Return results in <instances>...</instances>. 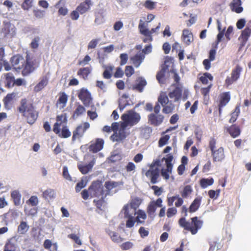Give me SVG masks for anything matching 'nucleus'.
<instances>
[{
    "label": "nucleus",
    "mask_w": 251,
    "mask_h": 251,
    "mask_svg": "<svg viewBox=\"0 0 251 251\" xmlns=\"http://www.w3.org/2000/svg\"><path fill=\"white\" fill-rule=\"evenodd\" d=\"M20 113L25 117L27 122L32 125L35 123L38 116V112L35 110L33 105L25 99H23L21 101V105L18 108Z\"/></svg>",
    "instance_id": "nucleus-1"
},
{
    "label": "nucleus",
    "mask_w": 251,
    "mask_h": 251,
    "mask_svg": "<svg viewBox=\"0 0 251 251\" xmlns=\"http://www.w3.org/2000/svg\"><path fill=\"white\" fill-rule=\"evenodd\" d=\"M191 220V222L186 221L185 218L183 217L179 220L178 223L181 227H183L185 230L190 231L192 234L195 235L201 227L203 222L202 221L199 220L197 217L192 218Z\"/></svg>",
    "instance_id": "nucleus-2"
},
{
    "label": "nucleus",
    "mask_w": 251,
    "mask_h": 251,
    "mask_svg": "<svg viewBox=\"0 0 251 251\" xmlns=\"http://www.w3.org/2000/svg\"><path fill=\"white\" fill-rule=\"evenodd\" d=\"M121 118L124 121L122 124L126 126H132L136 125L140 121L141 117L139 114L132 110H130L124 114Z\"/></svg>",
    "instance_id": "nucleus-3"
},
{
    "label": "nucleus",
    "mask_w": 251,
    "mask_h": 251,
    "mask_svg": "<svg viewBox=\"0 0 251 251\" xmlns=\"http://www.w3.org/2000/svg\"><path fill=\"white\" fill-rule=\"evenodd\" d=\"M160 165V161L155 160L151 164L149 170L146 173V176L151 179V183L152 184L157 183V180L160 175V170L157 167Z\"/></svg>",
    "instance_id": "nucleus-4"
},
{
    "label": "nucleus",
    "mask_w": 251,
    "mask_h": 251,
    "mask_svg": "<svg viewBox=\"0 0 251 251\" xmlns=\"http://www.w3.org/2000/svg\"><path fill=\"white\" fill-rule=\"evenodd\" d=\"M106 197L104 188L99 181L94 182L90 186V198L104 199Z\"/></svg>",
    "instance_id": "nucleus-5"
},
{
    "label": "nucleus",
    "mask_w": 251,
    "mask_h": 251,
    "mask_svg": "<svg viewBox=\"0 0 251 251\" xmlns=\"http://www.w3.org/2000/svg\"><path fill=\"white\" fill-rule=\"evenodd\" d=\"M173 159V155L170 154H169L166 158L163 157L162 159V162L165 160L167 168L161 169V175L166 180L169 179L170 175L172 174L173 169L172 161Z\"/></svg>",
    "instance_id": "nucleus-6"
},
{
    "label": "nucleus",
    "mask_w": 251,
    "mask_h": 251,
    "mask_svg": "<svg viewBox=\"0 0 251 251\" xmlns=\"http://www.w3.org/2000/svg\"><path fill=\"white\" fill-rule=\"evenodd\" d=\"M126 126L122 124L118 131H116L115 133L110 137L111 139L113 141L120 142L126 139L128 134L126 131Z\"/></svg>",
    "instance_id": "nucleus-7"
},
{
    "label": "nucleus",
    "mask_w": 251,
    "mask_h": 251,
    "mask_svg": "<svg viewBox=\"0 0 251 251\" xmlns=\"http://www.w3.org/2000/svg\"><path fill=\"white\" fill-rule=\"evenodd\" d=\"M182 88L176 85L172 86L169 89L168 96L174 102L179 101L182 96Z\"/></svg>",
    "instance_id": "nucleus-8"
},
{
    "label": "nucleus",
    "mask_w": 251,
    "mask_h": 251,
    "mask_svg": "<svg viewBox=\"0 0 251 251\" xmlns=\"http://www.w3.org/2000/svg\"><path fill=\"white\" fill-rule=\"evenodd\" d=\"M78 97L85 106H89L92 103V98L91 94L85 88H82L80 90Z\"/></svg>",
    "instance_id": "nucleus-9"
},
{
    "label": "nucleus",
    "mask_w": 251,
    "mask_h": 251,
    "mask_svg": "<svg viewBox=\"0 0 251 251\" xmlns=\"http://www.w3.org/2000/svg\"><path fill=\"white\" fill-rule=\"evenodd\" d=\"M90 127V124L88 122H85L79 125L75 130L73 131L72 140L74 141L76 139L81 138L86 130Z\"/></svg>",
    "instance_id": "nucleus-10"
},
{
    "label": "nucleus",
    "mask_w": 251,
    "mask_h": 251,
    "mask_svg": "<svg viewBox=\"0 0 251 251\" xmlns=\"http://www.w3.org/2000/svg\"><path fill=\"white\" fill-rule=\"evenodd\" d=\"M121 184L120 182H116L113 181H106L104 184V190L106 196L108 195H112L116 192V190L114 189L119 186Z\"/></svg>",
    "instance_id": "nucleus-11"
},
{
    "label": "nucleus",
    "mask_w": 251,
    "mask_h": 251,
    "mask_svg": "<svg viewBox=\"0 0 251 251\" xmlns=\"http://www.w3.org/2000/svg\"><path fill=\"white\" fill-rule=\"evenodd\" d=\"M11 61L14 68L16 70L22 69L24 67V63H25V60L20 55L12 57Z\"/></svg>",
    "instance_id": "nucleus-12"
},
{
    "label": "nucleus",
    "mask_w": 251,
    "mask_h": 251,
    "mask_svg": "<svg viewBox=\"0 0 251 251\" xmlns=\"http://www.w3.org/2000/svg\"><path fill=\"white\" fill-rule=\"evenodd\" d=\"M242 71V68L240 66L237 65L235 69L232 71L231 77H227L226 79V83L231 84L233 82L236 81L240 77Z\"/></svg>",
    "instance_id": "nucleus-13"
},
{
    "label": "nucleus",
    "mask_w": 251,
    "mask_h": 251,
    "mask_svg": "<svg viewBox=\"0 0 251 251\" xmlns=\"http://www.w3.org/2000/svg\"><path fill=\"white\" fill-rule=\"evenodd\" d=\"M149 122L154 126H158L162 123L164 116L160 114L151 113L148 116Z\"/></svg>",
    "instance_id": "nucleus-14"
},
{
    "label": "nucleus",
    "mask_w": 251,
    "mask_h": 251,
    "mask_svg": "<svg viewBox=\"0 0 251 251\" xmlns=\"http://www.w3.org/2000/svg\"><path fill=\"white\" fill-rule=\"evenodd\" d=\"M92 5L93 2L92 0H85L84 1L80 3L77 6L76 10L79 12L80 14H83L89 10L91 6Z\"/></svg>",
    "instance_id": "nucleus-15"
},
{
    "label": "nucleus",
    "mask_w": 251,
    "mask_h": 251,
    "mask_svg": "<svg viewBox=\"0 0 251 251\" xmlns=\"http://www.w3.org/2000/svg\"><path fill=\"white\" fill-rule=\"evenodd\" d=\"M104 141L102 139L98 138L95 142L92 143L89 147L90 151L93 152H97L100 151L103 147Z\"/></svg>",
    "instance_id": "nucleus-16"
},
{
    "label": "nucleus",
    "mask_w": 251,
    "mask_h": 251,
    "mask_svg": "<svg viewBox=\"0 0 251 251\" xmlns=\"http://www.w3.org/2000/svg\"><path fill=\"white\" fill-rule=\"evenodd\" d=\"M92 160L89 162L88 164L82 165H78V168L79 171L83 174H86L90 171H91L92 168L94 166L96 163V157L94 156H93Z\"/></svg>",
    "instance_id": "nucleus-17"
},
{
    "label": "nucleus",
    "mask_w": 251,
    "mask_h": 251,
    "mask_svg": "<svg viewBox=\"0 0 251 251\" xmlns=\"http://www.w3.org/2000/svg\"><path fill=\"white\" fill-rule=\"evenodd\" d=\"M57 122L54 125L53 131L56 133L58 134L60 132L59 127L63 123H65L67 121L66 117L64 115H60L57 116L56 118Z\"/></svg>",
    "instance_id": "nucleus-18"
},
{
    "label": "nucleus",
    "mask_w": 251,
    "mask_h": 251,
    "mask_svg": "<svg viewBox=\"0 0 251 251\" xmlns=\"http://www.w3.org/2000/svg\"><path fill=\"white\" fill-rule=\"evenodd\" d=\"M212 155L214 161H221L225 158L224 149L222 147L219 148L212 151Z\"/></svg>",
    "instance_id": "nucleus-19"
},
{
    "label": "nucleus",
    "mask_w": 251,
    "mask_h": 251,
    "mask_svg": "<svg viewBox=\"0 0 251 251\" xmlns=\"http://www.w3.org/2000/svg\"><path fill=\"white\" fill-rule=\"evenodd\" d=\"M144 58V54H143V52H138L134 56L131 57L130 60L134 66L138 68L141 64Z\"/></svg>",
    "instance_id": "nucleus-20"
},
{
    "label": "nucleus",
    "mask_w": 251,
    "mask_h": 251,
    "mask_svg": "<svg viewBox=\"0 0 251 251\" xmlns=\"http://www.w3.org/2000/svg\"><path fill=\"white\" fill-rule=\"evenodd\" d=\"M65 5V2L64 0H60L55 5V7L58 9L59 15L64 16L68 13V9Z\"/></svg>",
    "instance_id": "nucleus-21"
},
{
    "label": "nucleus",
    "mask_w": 251,
    "mask_h": 251,
    "mask_svg": "<svg viewBox=\"0 0 251 251\" xmlns=\"http://www.w3.org/2000/svg\"><path fill=\"white\" fill-rule=\"evenodd\" d=\"M136 210L127 204L124 206L122 212H124L125 217H134L137 214Z\"/></svg>",
    "instance_id": "nucleus-22"
},
{
    "label": "nucleus",
    "mask_w": 251,
    "mask_h": 251,
    "mask_svg": "<svg viewBox=\"0 0 251 251\" xmlns=\"http://www.w3.org/2000/svg\"><path fill=\"white\" fill-rule=\"evenodd\" d=\"M241 0H232L230 4V7L232 11L240 13L243 11V8L241 6Z\"/></svg>",
    "instance_id": "nucleus-23"
},
{
    "label": "nucleus",
    "mask_w": 251,
    "mask_h": 251,
    "mask_svg": "<svg viewBox=\"0 0 251 251\" xmlns=\"http://www.w3.org/2000/svg\"><path fill=\"white\" fill-rule=\"evenodd\" d=\"M147 82L143 77H139L137 80L135 85L133 87L139 92H142L144 89V87L146 85Z\"/></svg>",
    "instance_id": "nucleus-24"
},
{
    "label": "nucleus",
    "mask_w": 251,
    "mask_h": 251,
    "mask_svg": "<svg viewBox=\"0 0 251 251\" xmlns=\"http://www.w3.org/2000/svg\"><path fill=\"white\" fill-rule=\"evenodd\" d=\"M182 37L184 42L189 45L193 40V35L192 33L188 29H184L182 33Z\"/></svg>",
    "instance_id": "nucleus-25"
},
{
    "label": "nucleus",
    "mask_w": 251,
    "mask_h": 251,
    "mask_svg": "<svg viewBox=\"0 0 251 251\" xmlns=\"http://www.w3.org/2000/svg\"><path fill=\"white\" fill-rule=\"evenodd\" d=\"M11 196L15 205L18 206L21 204L22 196L19 191L14 190L11 192Z\"/></svg>",
    "instance_id": "nucleus-26"
},
{
    "label": "nucleus",
    "mask_w": 251,
    "mask_h": 251,
    "mask_svg": "<svg viewBox=\"0 0 251 251\" xmlns=\"http://www.w3.org/2000/svg\"><path fill=\"white\" fill-rule=\"evenodd\" d=\"M201 201V198L197 197L192 202L190 205L189 211L190 212H194L196 211L200 206Z\"/></svg>",
    "instance_id": "nucleus-27"
},
{
    "label": "nucleus",
    "mask_w": 251,
    "mask_h": 251,
    "mask_svg": "<svg viewBox=\"0 0 251 251\" xmlns=\"http://www.w3.org/2000/svg\"><path fill=\"white\" fill-rule=\"evenodd\" d=\"M56 193L54 190L48 189L44 191L42 194V197L45 200H50L55 198Z\"/></svg>",
    "instance_id": "nucleus-28"
},
{
    "label": "nucleus",
    "mask_w": 251,
    "mask_h": 251,
    "mask_svg": "<svg viewBox=\"0 0 251 251\" xmlns=\"http://www.w3.org/2000/svg\"><path fill=\"white\" fill-rule=\"evenodd\" d=\"M29 226L27 223L22 221L18 226L17 231L20 234H25L28 230Z\"/></svg>",
    "instance_id": "nucleus-29"
},
{
    "label": "nucleus",
    "mask_w": 251,
    "mask_h": 251,
    "mask_svg": "<svg viewBox=\"0 0 251 251\" xmlns=\"http://www.w3.org/2000/svg\"><path fill=\"white\" fill-rule=\"evenodd\" d=\"M67 100L68 97L67 95L64 93H63L59 98L57 102V106L59 107L60 108L64 107L66 105Z\"/></svg>",
    "instance_id": "nucleus-30"
},
{
    "label": "nucleus",
    "mask_w": 251,
    "mask_h": 251,
    "mask_svg": "<svg viewBox=\"0 0 251 251\" xmlns=\"http://www.w3.org/2000/svg\"><path fill=\"white\" fill-rule=\"evenodd\" d=\"M230 100V96L227 93H225L223 95L221 100H220V102L219 104V113L221 112V108L222 107L225 106L229 101Z\"/></svg>",
    "instance_id": "nucleus-31"
},
{
    "label": "nucleus",
    "mask_w": 251,
    "mask_h": 251,
    "mask_svg": "<svg viewBox=\"0 0 251 251\" xmlns=\"http://www.w3.org/2000/svg\"><path fill=\"white\" fill-rule=\"evenodd\" d=\"M251 35V28H249V27H246L244 30L242 31V33L239 37V38H241L243 41L246 43L249 38Z\"/></svg>",
    "instance_id": "nucleus-32"
},
{
    "label": "nucleus",
    "mask_w": 251,
    "mask_h": 251,
    "mask_svg": "<svg viewBox=\"0 0 251 251\" xmlns=\"http://www.w3.org/2000/svg\"><path fill=\"white\" fill-rule=\"evenodd\" d=\"M23 74L25 75H27L31 72L33 71V67L29 63L27 60H25V63H24V67L22 69Z\"/></svg>",
    "instance_id": "nucleus-33"
},
{
    "label": "nucleus",
    "mask_w": 251,
    "mask_h": 251,
    "mask_svg": "<svg viewBox=\"0 0 251 251\" xmlns=\"http://www.w3.org/2000/svg\"><path fill=\"white\" fill-rule=\"evenodd\" d=\"M193 192V189L192 187L189 185H186L185 186L182 190V191H181V195L182 197H183L184 199L188 198L192 194Z\"/></svg>",
    "instance_id": "nucleus-34"
},
{
    "label": "nucleus",
    "mask_w": 251,
    "mask_h": 251,
    "mask_svg": "<svg viewBox=\"0 0 251 251\" xmlns=\"http://www.w3.org/2000/svg\"><path fill=\"white\" fill-rule=\"evenodd\" d=\"M154 202H150L147 208V213L151 218L154 217L155 212L157 208V207L154 205Z\"/></svg>",
    "instance_id": "nucleus-35"
},
{
    "label": "nucleus",
    "mask_w": 251,
    "mask_h": 251,
    "mask_svg": "<svg viewBox=\"0 0 251 251\" xmlns=\"http://www.w3.org/2000/svg\"><path fill=\"white\" fill-rule=\"evenodd\" d=\"M48 80L46 77L43 78L35 86L34 89L36 92H39L42 90L48 84Z\"/></svg>",
    "instance_id": "nucleus-36"
},
{
    "label": "nucleus",
    "mask_w": 251,
    "mask_h": 251,
    "mask_svg": "<svg viewBox=\"0 0 251 251\" xmlns=\"http://www.w3.org/2000/svg\"><path fill=\"white\" fill-rule=\"evenodd\" d=\"M158 102L160 103L162 106L169 103V99L165 92L160 93L158 98Z\"/></svg>",
    "instance_id": "nucleus-37"
},
{
    "label": "nucleus",
    "mask_w": 251,
    "mask_h": 251,
    "mask_svg": "<svg viewBox=\"0 0 251 251\" xmlns=\"http://www.w3.org/2000/svg\"><path fill=\"white\" fill-rule=\"evenodd\" d=\"M152 129L149 126H145L141 129V134L145 138L148 139L150 137Z\"/></svg>",
    "instance_id": "nucleus-38"
},
{
    "label": "nucleus",
    "mask_w": 251,
    "mask_h": 251,
    "mask_svg": "<svg viewBox=\"0 0 251 251\" xmlns=\"http://www.w3.org/2000/svg\"><path fill=\"white\" fill-rule=\"evenodd\" d=\"M107 233L113 242L116 243H120L122 241V238L118 233L112 231H107Z\"/></svg>",
    "instance_id": "nucleus-39"
},
{
    "label": "nucleus",
    "mask_w": 251,
    "mask_h": 251,
    "mask_svg": "<svg viewBox=\"0 0 251 251\" xmlns=\"http://www.w3.org/2000/svg\"><path fill=\"white\" fill-rule=\"evenodd\" d=\"M91 68L90 67H85L80 69L77 72L78 75L82 76L83 78L87 77L88 75L91 73Z\"/></svg>",
    "instance_id": "nucleus-40"
},
{
    "label": "nucleus",
    "mask_w": 251,
    "mask_h": 251,
    "mask_svg": "<svg viewBox=\"0 0 251 251\" xmlns=\"http://www.w3.org/2000/svg\"><path fill=\"white\" fill-rule=\"evenodd\" d=\"M228 130L230 135L234 138L239 136L240 133L239 127L233 126L230 127Z\"/></svg>",
    "instance_id": "nucleus-41"
},
{
    "label": "nucleus",
    "mask_w": 251,
    "mask_h": 251,
    "mask_svg": "<svg viewBox=\"0 0 251 251\" xmlns=\"http://www.w3.org/2000/svg\"><path fill=\"white\" fill-rule=\"evenodd\" d=\"M6 80V86L8 87H10L14 84V77L12 74L9 73L5 75Z\"/></svg>",
    "instance_id": "nucleus-42"
},
{
    "label": "nucleus",
    "mask_w": 251,
    "mask_h": 251,
    "mask_svg": "<svg viewBox=\"0 0 251 251\" xmlns=\"http://www.w3.org/2000/svg\"><path fill=\"white\" fill-rule=\"evenodd\" d=\"M39 199L36 196H32L26 201V203L31 206L35 207L39 204Z\"/></svg>",
    "instance_id": "nucleus-43"
},
{
    "label": "nucleus",
    "mask_w": 251,
    "mask_h": 251,
    "mask_svg": "<svg viewBox=\"0 0 251 251\" xmlns=\"http://www.w3.org/2000/svg\"><path fill=\"white\" fill-rule=\"evenodd\" d=\"M141 202L142 200L140 198L135 197L132 199L130 203H129L128 205L133 207L134 208L137 209L140 205V204L141 203Z\"/></svg>",
    "instance_id": "nucleus-44"
},
{
    "label": "nucleus",
    "mask_w": 251,
    "mask_h": 251,
    "mask_svg": "<svg viewBox=\"0 0 251 251\" xmlns=\"http://www.w3.org/2000/svg\"><path fill=\"white\" fill-rule=\"evenodd\" d=\"M4 31L6 34H9L10 36H12L15 34V29L13 25L7 24L5 25Z\"/></svg>",
    "instance_id": "nucleus-45"
},
{
    "label": "nucleus",
    "mask_w": 251,
    "mask_h": 251,
    "mask_svg": "<svg viewBox=\"0 0 251 251\" xmlns=\"http://www.w3.org/2000/svg\"><path fill=\"white\" fill-rule=\"evenodd\" d=\"M214 182L213 178H202L201 180V185L202 188H205L207 186L211 185Z\"/></svg>",
    "instance_id": "nucleus-46"
},
{
    "label": "nucleus",
    "mask_w": 251,
    "mask_h": 251,
    "mask_svg": "<svg viewBox=\"0 0 251 251\" xmlns=\"http://www.w3.org/2000/svg\"><path fill=\"white\" fill-rule=\"evenodd\" d=\"M201 81L204 84H207L208 83V81H211L213 79V76L211 74L209 73H205L203 76L200 77Z\"/></svg>",
    "instance_id": "nucleus-47"
},
{
    "label": "nucleus",
    "mask_w": 251,
    "mask_h": 251,
    "mask_svg": "<svg viewBox=\"0 0 251 251\" xmlns=\"http://www.w3.org/2000/svg\"><path fill=\"white\" fill-rule=\"evenodd\" d=\"M58 134L60 137L65 138L69 137L71 135V132L69 131L68 128L64 125L62 126L61 132H59V133Z\"/></svg>",
    "instance_id": "nucleus-48"
},
{
    "label": "nucleus",
    "mask_w": 251,
    "mask_h": 251,
    "mask_svg": "<svg viewBox=\"0 0 251 251\" xmlns=\"http://www.w3.org/2000/svg\"><path fill=\"white\" fill-rule=\"evenodd\" d=\"M138 27L142 34L144 35L149 34V30L145 27V24L141 20H140V23Z\"/></svg>",
    "instance_id": "nucleus-49"
},
{
    "label": "nucleus",
    "mask_w": 251,
    "mask_h": 251,
    "mask_svg": "<svg viewBox=\"0 0 251 251\" xmlns=\"http://www.w3.org/2000/svg\"><path fill=\"white\" fill-rule=\"evenodd\" d=\"M85 111V108L83 106L79 105L75 110L73 114V117L74 118H77V117L81 115L82 113H83Z\"/></svg>",
    "instance_id": "nucleus-50"
},
{
    "label": "nucleus",
    "mask_w": 251,
    "mask_h": 251,
    "mask_svg": "<svg viewBox=\"0 0 251 251\" xmlns=\"http://www.w3.org/2000/svg\"><path fill=\"white\" fill-rule=\"evenodd\" d=\"M163 108L162 111L164 113L168 114L172 113L175 109V105L170 102L168 105L166 104L163 106Z\"/></svg>",
    "instance_id": "nucleus-51"
},
{
    "label": "nucleus",
    "mask_w": 251,
    "mask_h": 251,
    "mask_svg": "<svg viewBox=\"0 0 251 251\" xmlns=\"http://www.w3.org/2000/svg\"><path fill=\"white\" fill-rule=\"evenodd\" d=\"M240 113V109L239 107H236L234 111L231 114V118L229 119V123H232L236 121Z\"/></svg>",
    "instance_id": "nucleus-52"
},
{
    "label": "nucleus",
    "mask_w": 251,
    "mask_h": 251,
    "mask_svg": "<svg viewBox=\"0 0 251 251\" xmlns=\"http://www.w3.org/2000/svg\"><path fill=\"white\" fill-rule=\"evenodd\" d=\"M41 38L39 36H35L32 40L30 43V47L32 49H36L38 48L39 45Z\"/></svg>",
    "instance_id": "nucleus-53"
},
{
    "label": "nucleus",
    "mask_w": 251,
    "mask_h": 251,
    "mask_svg": "<svg viewBox=\"0 0 251 251\" xmlns=\"http://www.w3.org/2000/svg\"><path fill=\"white\" fill-rule=\"evenodd\" d=\"M34 0H24L22 7L24 10H28L32 6Z\"/></svg>",
    "instance_id": "nucleus-54"
},
{
    "label": "nucleus",
    "mask_w": 251,
    "mask_h": 251,
    "mask_svg": "<svg viewBox=\"0 0 251 251\" xmlns=\"http://www.w3.org/2000/svg\"><path fill=\"white\" fill-rule=\"evenodd\" d=\"M68 237L73 240L75 242L76 244H77L78 245H81L82 244L81 241L79 239V237L77 235L75 234H70L68 235Z\"/></svg>",
    "instance_id": "nucleus-55"
},
{
    "label": "nucleus",
    "mask_w": 251,
    "mask_h": 251,
    "mask_svg": "<svg viewBox=\"0 0 251 251\" xmlns=\"http://www.w3.org/2000/svg\"><path fill=\"white\" fill-rule=\"evenodd\" d=\"M127 220L126 222V227L127 228L132 227L136 222L134 217H126Z\"/></svg>",
    "instance_id": "nucleus-56"
},
{
    "label": "nucleus",
    "mask_w": 251,
    "mask_h": 251,
    "mask_svg": "<svg viewBox=\"0 0 251 251\" xmlns=\"http://www.w3.org/2000/svg\"><path fill=\"white\" fill-rule=\"evenodd\" d=\"M63 176L66 179L69 181H72V177L70 176L68 168L66 166H64L63 168Z\"/></svg>",
    "instance_id": "nucleus-57"
},
{
    "label": "nucleus",
    "mask_w": 251,
    "mask_h": 251,
    "mask_svg": "<svg viewBox=\"0 0 251 251\" xmlns=\"http://www.w3.org/2000/svg\"><path fill=\"white\" fill-rule=\"evenodd\" d=\"M100 41V39H95L92 40L88 44V49H90L95 48Z\"/></svg>",
    "instance_id": "nucleus-58"
},
{
    "label": "nucleus",
    "mask_w": 251,
    "mask_h": 251,
    "mask_svg": "<svg viewBox=\"0 0 251 251\" xmlns=\"http://www.w3.org/2000/svg\"><path fill=\"white\" fill-rule=\"evenodd\" d=\"M6 215L13 219H16L19 216V213L17 210L12 209L9 210Z\"/></svg>",
    "instance_id": "nucleus-59"
},
{
    "label": "nucleus",
    "mask_w": 251,
    "mask_h": 251,
    "mask_svg": "<svg viewBox=\"0 0 251 251\" xmlns=\"http://www.w3.org/2000/svg\"><path fill=\"white\" fill-rule=\"evenodd\" d=\"M133 243L130 242H126L121 245L120 247L123 250H128L133 247Z\"/></svg>",
    "instance_id": "nucleus-60"
},
{
    "label": "nucleus",
    "mask_w": 251,
    "mask_h": 251,
    "mask_svg": "<svg viewBox=\"0 0 251 251\" xmlns=\"http://www.w3.org/2000/svg\"><path fill=\"white\" fill-rule=\"evenodd\" d=\"M86 185V182H85L83 179L78 183H77L75 186V191L76 192H79L81 189L85 187Z\"/></svg>",
    "instance_id": "nucleus-61"
},
{
    "label": "nucleus",
    "mask_w": 251,
    "mask_h": 251,
    "mask_svg": "<svg viewBox=\"0 0 251 251\" xmlns=\"http://www.w3.org/2000/svg\"><path fill=\"white\" fill-rule=\"evenodd\" d=\"M134 70L133 68L131 66H127L126 67L125 74L127 77L130 76L133 74Z\"/></svg>",
    "instance_id": "nucleus-62"
},
{
    "label": "nucleus",
    "mask_w": 251,
    "mask_h": 251,
    "mask_svg": "<svg viewBox=\"0 0 251 251\" xmlns=\"http://www.w3.org/2000/svg\"><path fill=\"white\" fill-rule=\"evenodd\" d=\"M169 138V136L167 135L161 137L159 141V146L162 147L166 144Z\"/></svg>",
    "instance_id": "nucleus-63"
},
{
    "label": "nucleus",
    "mask_w": 251,
    "mask_h": 251,
    "mask_svg": "<svg viewBox=\"0 0 251 251\" xmlns=\"http://www.w3.org/2000/svg\"><path fill=\"white\" fill-rule=\"evenodd\" d=\"M177 212V210L175 207L169 208L167 211V216L168 218H171L175 215Z\"/></svg>",
    "instance_id": "nucleus-64"
}]
</instances>
